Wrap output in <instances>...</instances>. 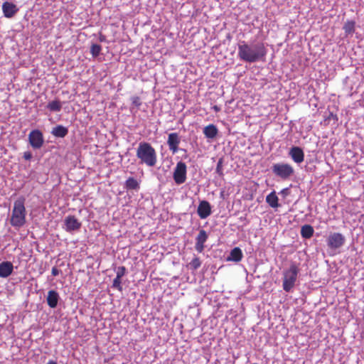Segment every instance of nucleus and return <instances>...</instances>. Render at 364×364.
<instances>
[{"mask_svg": "<svg viewBox=\"0 0 364 364\" xmlns=\"http://www.w3.org/2000/svg\"><path fill=\"white\" fill-rule=\"evenodd\" d=\"M139 164L154 167L157 163V154L155 149L148 142H140L136 151Z\"/></svg>", "mask_w": 364, "mask_h": 364, "instance_id": "obj_2", "label": "nucleus"}, {"mask_svg": "<svg viewBox=\"0 0 364 364\" xmlns=\"http://www.w3.org/2000/svg\"><path fill=\"white\" fill-rule=\"evenodd\" d=\"M299 272V265L291 262L289 268L283 272V289L286 292H289L295 285Z\"/></svg>", "mask_w": 364, "mask_h": 364, "instance_id": "obj_4", "label": "nucleus"}, {"mask_svg": "<svg viewBox=\"0 0 364 364\" xmlns=\"http://www.w3.org/2000/svg\"><path fill=\"white\" fill-rule=\"evenodd\" d=\"M51 133L56 137L63 138L68 134V129L62 125H58L53 129Z\"/></svg>", "mask_w": 364, "mask_h": 364, "instance_id": "obj_20", "label": "nucleus"}, {"mask_svg": "<svg viewBox=\"0 0 364 364\" xmlns=\"http://www.w3.org/2000/svg\"><path fill=\"white\" fill-rule=\"evenodd\" d=\"M213 109H214V111H215L216 112H219L220 110V108L217 106V105H215L213 106Z\"/></svg>", "mask_w": 364, "mask_h": 364, "instance_id": "obj_33", "label": "nucleus"}, {"mask_svg": "<svg viewBox=\"0 0 364 364\" xmlns=\"http://www.w3.org/2000/svg\"><path fill=\"white\" fill-rule=\"evenodd\" d=\"M289 156L296 164H301L304 160V153L299 146H293L290 149Z\"/></svg>", "mask_w": 364, "mask_h": 364, "instance_id": "obj_13", "label": "nucleus"}, {"mask_svg": "<svg viewBox=\"0 0 364 364\" xmlns=\"http://www.w3.org/2000/svg\"><path fill=\"white\" fill-rule=\"evenodd\" d=\"M14 270V265L11 262L0 263V277L6 278L10 276Z\"/></svg>", "mask_w": 364, "mask_h": 364, "instance_id": "obj_15", "label": "nucleus"}, {"mask_svg": "<svg viewBox=\"0 0 364 364\" xmlns=\"http://www.w3.org/2000/svg\"><path fill=\"white\" fill-rule=\"evenodd\" d=\"M65 229L67 232L77 230L81 228V223L74 215H68L65 219Z\"/></svg>", "mask_w": 364, "mask_h": 364, "instance_id": "obj_9", "label": "nucleus"}, {"mask_svg": "<svg viewBox=\"0 0 364 364\" xmlns=\"http://www.w3.org/2000/svg\"><path fill=\"white\" fill-rule=\"evenodd\" d=\"M46 364H58L56 361L50 360Z\"/></svg>", "mask_w": 364, "mask_h": 364, "instance_id": "obj_34", "label": "nucleus"}, {"mask_svg": "<svg viewBox=\"0 0 364 364\" xmlns=\"http://www.w3.org/2000/svg\"><path fill=\"white\" fill-rule=\"evenodd\" d=\"M278 201H279V198L274 191L271 192L266 197V202L272 208H278L279 206Z\"/></svg>", "mask_w": 364, "mask_h": 364, "instance_id": "obj_19", "label": "nucleus"}, {"mask_svg": "<svg viewBox=\"0 0 364 364\" xmlns=\"http://www.w3.org/2000/svg\"><path fill=\"white\" fill-rule=\"evenodd\" d=\"M28 140L31 146L34 149H40L43 144V136L42 132L38 129L33 130L28 135Z\"/></svg>", "mask_w": 364, "mask_h": 364, "instance_id": "obj_7", "label": "nucleus"}, {"mask_svg": "<svg viewBox=\"0 0 364 364\" xmlns=\"http://www.w3.org/2000/svg\"><path fill=\"white\" fill-rule=\"evenodd\" d=\"M345 242L344 236L338 232H335L329 235L328 238V245L331 248H339Z\"/></svg>", "mask_w": 364, "mask_h": 364, "instance_id": "obj_8", "label": "nucleus"}, {"mask_svg": "<svg viewBox=\"0 0 364 364\" xmlns=\"http://www.w3.org/2000/svg\"><path fill=\"white\" fill-rule=\"evenodd\" d=\"M273 173L282 178V180H287L294 173L293 166L289 164L277 163L273 164L272 166Z\"/></svg>", "mask_w": 364, "mask_h": 364, "instance_id": "obj_5", "label": "nucleus"}, {"mask_svg": "<svg viewBox=\"0 0 364 364\" xmlns=\"http://www.w3.org/2000/svg\"><path fill=\"white\" fill-rule=\"evenodd\" d=\"M242 257L243 255L242 250L240 248L236 247L230 251V255L228 256L227 260L238 262L242 260Z\"/></svg>", "mask_w": 364, "mask_h": 364, "instance_id": "obj_17", "label": "nucleus"}, {"mask_svg": "<svg viewBox=\"0 0 364 364\" xmlns=\"http://www.w3.org/2000/svg\"><path fill=\"white\" fill-rule=\"evenodd\" d=\"M47 107L51 112H59L62 108V105L59 100H53L48 104Z\"/></svg>", "mask_w": 364, "mask_h": 364, "instance_id": "obj_22", "label": "nucleus"}, {"mask_svg": "<svg viewBox=\"0 0 364 364\" xmlns=\"http://www.w3.org/2000/svg\"><path fill=\"white\" fill-rule=\"evenodd\" d=\"M218 133V130L215 125L209 124L204 127L203 134L204 135L209 139L215 138Z\"/></svg>", "mask_w": 364, "mask_h": 364, "instance_id": "obj_18", "label": "nucleus"}, {"mask_svg": "<svg viewBox=\"0 0 364 364\" xmlns=\"http://www.w3.org/2000/svg\"><path fill=\"white\" fill-rule=\"evenodd\" d=\"M267 54V50L263 43L253 46L245 41H241L238 45L237 55L241 60L247 63H255L262 60Z\"/></svg>", "mask_w": 364, "mask_h": 364, "instance_id": "obj_1", "label": "nucleus"}, {"mask_svg": "<svg viewBox=\"0 0 364 364\" xmlns=\"http://www.w3.org/2000/svg\"><path fill=\"white\" fill-rule=\"evenodd\" d=\"M51 273L53 276H58L60 273V270L56 267H53Z\"/></svg>", "mask_w": 364, "mask_h": 364, "instance_id": "obj_31", "label": "nucleus"}, {"mask_svg": "<svg viewBox=\"0 0 364 364\" xmlns=\"http://www.w3.org/2000/svg\"><path fill=\"white\" fill-rule=\"evenodd\" d=\"M121 279L120 277H116L114 278V279L113 280V283H112V288L114 289H116L119 291H122V287L121 285Z\"/></svg>", "mask_w": 364, "mask_h": 364, "instance_id": "obj_27", "label": "nucleus"}, {"mask_svg": "<svg viewBox=\"0 0 364 364\" xmlns=\"http://www.w3.org/2000/svg\"><path fill=\"white\" fill-rule=\"evenodd\" d=\"M32 155L30 152H25L23 157L26 160H29L31 158Z\"/></svg>", "mask_w": 364, "mask_h": 364, "instance_id": "obj_32", "label": "nucleus"}, {"mask_svg": "<svg viewBox=\"0 0 364 364\" xmlns=\"http://www.w3.org/2000/svg\"><path fill=\"white\" fill-rule=\"evenodd\" d=\"M2 10L5 17L12 18L18 12V9L16 4L6 1L2 4Z\"/></svg>", "mask_w": 364, "mask_h": 364, "instance_id": "obj_14", "label": "nucleus"}, {"mask_svg": "<svg viewBox=\"0 0 364 364\" xmlns=\"http://www.w3.org/2000/svg\"><path fill=\"white\" fill-rule=\"evenodd\" d=\"M252 364H257V363H252Z\"/></svg>", "mask_w": 364, "mask_h": 364, "instance_id": "obj_35", "label": "nucleus"}, {"mask_svg": "<svg viewBox=\"0 0 364 364\" xmlns=\"http://www.w3.org/2000/svg\"><path fill=\"white\" fill-rule=\"evenodd\" d=\"M216 172L220 176H223V159H219V161H218V162L217 164Z\"/></svg>", "mask_w": 364, "mask_h": 364, "instance_id": "obj_29", "label": "nucleus"}, {"mask_svg": "<svg viewBox=\"0 0 364 364\" xmlns=\"http://www.w3.org/2000/svg\"><path fill=\"white\" fill-rule=\"evenodd\" d=\"M132 104L139 107L141 105L140 98L139 97H134L132 98Z\"/></svg>", "mask_w": 364, "mask_h": 364, "instance_id": "obj_30", "label": "nucleus"}, {"mask_svg": "<svg viewBox=\"0 0 364 364\" xmlns=\"http://www.w3.org/2000/svg\"><path fill=\"white\" fill-rule=\"evenodd\" d=\"M126 274V268L124 266L119 267L117 271V277L122 278Z\"/></svg>", "mask_w": 364, "mask_h": 364, "instance_id": "obj_28", "label": "nucleus"}, {"mask_svg": "<svg viewBox=\"0 0 364 364\" xmlns=\"http://www.w3.org/2000/svg\"><path fill=\"white\" fill-rule=\"evenodd\" d=\"M26 199L23 196L18 197L14 203V207L10 218V224L14 228H21L26 222Z\"/></svg>", "mask_w": 364, "mask_h": 364, "instance_id": "obj_3", "label": "nucleus"}, {"mask_svg": "<svg viewBox=\"0 0 364 364\" xmlns=\"http://www.w3.org/2000/svg\"><path fill=\"white\" fill-rule=\"evenodd\" d=\"M314 230L311 225H304L301 229V235L303 238L309 239L314 235Z\"/></svg>", "mask_w": 364, "mask_h": 364, "instance_id": "obj_21", "label": "nucleus"}, {"mask_svg": "<svg viewBox=\"0 0 364 364\" xmlns=\"http://www.w3.org/2000/svg\"><path fill=\"white\" fill-rule=\"evenodd\" d=\"M125 186L127 189H137L139 188V183L134 178L129 177L126 181Z\"/></svg>", "mask_w": 364, "mask_h": 364, "instance_id": "obj_24", "label": "nucleus"}, {"mask_svg": "<svg viewBox=\"0 0 364 364\" xmlns=\"http://www.w3.org/2000/svg\"><path fill=\"white\" fill-rule=\"evenodd\" d=\"M197 213L201 219H205L211 214V205L207 200H202L200 202Z\"/></svg>", "mask_w": 364, "mask_h": 364, "instance_id": "obj_11", "label": "nucleus"}, {"mask_svg": "<svg viewBox=\"0 0 364 364\" xmlns=\"http://www.w3.org/2000/svg\"><path fill=\"white\" fill-rule=\"evenodd\" d=\"M58 299H59V295L57 291H55L54 290H50L48 292L47 304L50 308L54 309L57 306Z\"/></svg>", "mask_w": 364, "mask_h": 364, "instance_id": "obj_16", "label": "nucleus"}, {"mask_svg": "<svg viewBox=\"0 0 364 364\" xmlns=\"http://www.w3.org/2000/svg\"><path fill=\"white\" fill-rule=\"evenodd\" d=\"M180 142L181 139L178 133L173 132L168 134L167 144L168 146L169 150L172 151L173 154L178 152Z\"/></svg>", "mask_w": 364, "mask_h": 364, "instance_id": "obj_10", "label": "nucleus"}, {"mask_svg": "<svg viewBox=\"0 0 364 364\" xmlns=\"http://www.w3.org/2000/svg\"><path fill=\"white\" fill-rule=\"evenodd\" d=\"M102 50V47L99 44H92L90 48V53L93 57H97Z\"/></svg>", "mask_w": 364, "mask_h": 364, "instance_id": "obj_25", "label": "nucleus"}, {"mask_svg": "<svg viewBox=\"0 0 364 364\" xmlns=\"http://www.w3.org/2000/svg\"><path fill=\"white\" fill-rule=\"evenodd\" d=\"M186 164L183 161L178 162L173 174L175 183L178 185L183 183L186 180Z\"/></svg>", "mask_w": 364, "mask_h": 364, "instance_id": "obj_6", "label": "nucleus"}, {"mask_svg": "<svg viewBox=\"0 0 364 364\" xmlns=\"http://www.w3.org/2000/svg\"><path fill=\"white\" fill-rule=\"evenodd\" d=\"M200 265L201 262L198 257H194L188 264L190 268L193 270H196L200 267Z\"/></svg>", "mask_w": 364, "mask_h": 364, "instance_id": "obj_26", "label": "nucleus"}, {"mask_svg": "<svg viewBox=\"0 0 364 364\" xmlns=\"http://www.w3.org/2000/svg\"><path fill=\"white\" fill-rule=\"evenodd\" d=\"M355 21H347L344 26L343 30L346 34H351L355 31Z\"/></svg>", "mask_w": 364, "mask_h": 364, "instance_id": "obj_23", "label": "nucleus"}, {"mask_svg": "<svg viewBox=\"0 0 364 364\" xmlns=\"http://www.w3.org/2000/svg\"><path fill=\"white\" fill-rule=\"evenodd\" d=\"M208 235L206 233V231L203 229L200 230L198 235H197L196 238V245L195 248L198 252H202L205 247V242L208 240Z\"/></svg>", "mask_w": 364, "mask_h": 364, "instance_id": "obj_12", "label": "nucleus"}]
</instances>
